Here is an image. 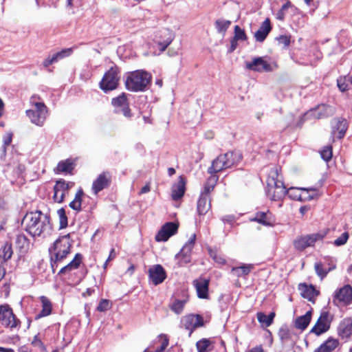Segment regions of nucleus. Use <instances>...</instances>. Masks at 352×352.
I'll list each match as a JSON object with an SVG mask.
<instances>
[{
	"instance_id": "nucleus-13",
	"label": "nucleus",
	"mask_w": 352,
	"mask_h": 352,
	"mask_svg": "<svg viewBox=\"0 0 352 352\" xmlns=\"http://www.w3.org/2000/svg\"><path fill=\"white\" fill-rule=\"evenodd\" d=\"M333 302L336 305H349L352 303V287L350 285L336 290Z\"/></svg>"
},
{
	"instance_id": "nucleus-52",
	"label": "nucleus",
	"mask_w": 352,
	"mask_h": 352,
	"mask_svg": "<svg viewBox=\"0 0 352 352\" xmlns=\"http://www.w3.org/2000/svg\"><path fill=\"white\" fill-rule=\"evenodd\" d=\"M320 156L325 162H329L332 157V146H325L320 151Z\"/></svg>"
},
{
	"instance_id": "nucleus-42",
	"label": "nucleus",
	"mask_w": 352,
	"mask_h": 352,
	"mask_svg": "<svg viewBox=\"0 0 352 352\" xmlns=\"http://www.w3.org/2000/svg\"><path fill=\"white\" fill-rule=\"evenodd\" d=\"M74 168V164L71 160H66L58 162L56 166L58 173H70Z\"/></svg>"
},
{
	"instance_id": "nucleus-44",
	"label": "nucleus",
	"mask_w": 352,
	"mask_h": 352,
	"mask_svg": "<svg viewBox=\"0 0 352 352\" xmlns=\"http://www.w3.org/2000/svg\"><path fill=\"white\" fill-rule=\"evenodd\" d=\"M82 195H83V191L80 188L76 192V193L75 195L74 199L69 203V206L74 210L80 212L81 210Z\"/></svg>"
},
{
	"instance_id": "nucleus-35",
	"label": "nucleus",
	"mask_w": 352,
	"mask_h": 352,
	"mask_svg": "<svg viewBox=\"0 0 352 352\" xmlns=\"http://www.w3.org/2000/svg\"><path fill=\"white\" fill-rule=\"evenodd\" d=\"M16 248L19 250L21 254H25L28 252L30 248V240L28 237L21 234H19L16 237L15 240Z\"/></svg>"
},
{
	"instance_id": "nucleus-64",
	"label": "nucleus",
	"mask_w": 352,
	"mask_h": 352,
	"mask_svg": "<svg viewBox=\"0 0 352 352\" xmlns=\"http://www.w3.org/2000/svg\"><path fill=\"white\" fill-rule=\"evenodd\" d=\"M62 261H63V260H56L55 256H53L51 255L50 262H51V267H52L53 273L55 272L56 268L58 266V264Z\"/></svg>"
},
{
	"instance_id": "nucleus-1",
	"label": "nucleus",
	"mask_w": 352,
	"mask_h": 352,
	"mask_svg": "<svg viewBox=\"0 0 352 352\" xmlns=\"http://www.w3.org/2000/svg\"><path fill=\"white\" fill-rule=\"evenodd\" d=\"M25 230L32 236H45L52 230L50 218L39 210L27 213L22 220Z\"/></svg>"
},
{
	"instance_id": "nucleus-10",
	"label": "nucleus",
	"mask_w": 352,
	"mask_h": 352,
	"mask_svg": "<svg viewBox=\"0 0 352 352\" xmlns=\"http://www.w3.org/2000/svg\"><path fill=\"white\" fill-rule=\"evenodd\" d=\"M196 234H193L184 244L179 253L175 255V258L179 261V265L182 266L191 261V253L195 246Z\"/></svg>"
},
{
	"instance_id": "nucleus-22",
	"label": "nucleus",
	"mask_w": 352,
	"mask_h": 352,
	"mask_svg": "<svg viewBox=\"0 0 352 352\" xmlns=\"http://www.w3.org/2000/svg\"><path fill=\"white\" fill-rule=\"evenodd\" d=\"M251 221H256L265 226H272L275 223V218L272 213L267 210V212H257L254 218L250 219Z\"/></svg>"
},
{
	"instance_id": "nucleus-33",
	"label": "nucleus",
	"mask_w": 352,
	"mask_h": 352,
	"mask_svg": "<svg viewBox=\"0 0 352 352\" xmlns=\"http://www.w3.org/2000/svg\"><path fill=\"white\" fill-rule=\"evenodd\" d=\"M82 254L80 253H77L71 262H69L67 265L63 267L60 270L58 274V275L64 274L68 272H70L73 270H76V269L78 268V267L80 266V265L82 262Z\"/></svg>"
},
{
	"instance_id": "nucleus-36",
	"label": "nucleus",
	"mask_w": 352,
	"mask_h": 352,
	"mask_svg": "<svg viewBox=\"0 0 352 352\" xmlns=\"http://www.w3.org/2000/svg\"><path fill=\"white\" fill-rule=\"evenodd\" d=\"M223 158H224V157H221V155H219L212 162L211 166L208 169V173L209 174H216L223 170L227 169V168L223 165Z\"/></svg>"
},
{
	"instance_id": "nucleus-38",
	"label": "nucleus",
	"mask_w": 352,
	"mask_h": 352,
	"mask_svg": "<svg viewBox=\"0 0 352 352\" xmlns=\"http://www.w3.org/2000/svg\"><path fill=\"white\" fill-rule=\"evenodd\" d=\"M12 254V244L9 242L3 243L0 248V262L8 261L11 258Z\"/></svg>"
},
{
	"instance_id": "nucleus-43",
	"label": "nucleus",
	"mask_w": 352,
	"mask_h": 352,
	"mask_svg": "<svg viewBox=\"0 0 352 352\" xmlns=\"http://www.w3.org/2000/svg\"><path fill=\"white\" fill-rule=\"evenodd\" d=\"M230 25L231 21L230 20H226L223 19H217L214 22V27L217 32L219 34H222L223 36L225 35Z\"/></svg>"
},
{
	"instance_id": "nucleus-11",
	"label": "nucleus",
	"mask_w": 352,
	"mask_h": 352,
	"mask_svg": "<svg viewBox=\"0 0 352 352\" xmlns=\"http://www.w3.org/2000/svg\"><path fill=\"white\" fill-rule=\"evenodd\" d=\"M334 114L333 107L324 104L318 105L316 108L312 109L305 113V120L313 118L314 119H323Z\"/></svg>"
},
{
	"instance_id": "nucleus-45",
	"label": "nucleus",
	"mask_w": 352,
	"mask_h": 352,
	"mask_svg": "<svg viewBox=\"0 0 352 352\" xmlns=\"http://www.w3.org/2000/svg\"><path fill=\"white\" fill-rule=\"evenodd\" d=\"M336 130L338 131V135L337 138L338 139H342L347 130V123L346 120L343 119L342 120H338L336 123V125L333 127L332 133L333 134L336 133Z\"/></svg>"
},
{
	"instance_id": "nucleus-4",
	"label": "nucleus",
	"mask_w": 352,
	"mask_h": 352,
	"mask_svg": "<svg viewBox=\"0 0 352 352\" xmlns=\"http://www.w3.org/2000/svg\"><path fill=\"white\" fill-rule=\"evenodd\" d=\"M267 195L271 200H281L287 194L286 186L283 181L274 176L267 179Z\"/></svg>"
},
{
	"instance_id": "nucleus-62",
	"label": "nucleus",
	"mask_w": 352,
	"mask_h": 352,
	"mask_svg": "<svg viewBox=\"0 0 352 352\" xmlns=\"http://www.w3.org/2000/svg\"><path fill=\"white\" fill-rule=\"evenodd\" d=\"M58 60L57 59V57L56 56V55L54 54L52 56H48L44 61H43V66L45 67H49L50 65L55 63H57Z\"/></svg>"
},
{
	"instance_id": "nucleus-21",
	"label": "nucleus",
	"mask_w": 352,
	"mask_h": 352,
	"mask_svg": "<svg viewBox=\"0 0 352 352\" xmlns=\"http://www.w3.org/2000/svg\"><path fill=\"white\" fill-rule=\"evenodd\" d=\"M148 277L155 285L161 284L166 278V273L164 267L160 265H154L148 270Z\"/></svg>"
},
{
	"instance_id": "nucleus-57",
	"label": "nucleus",
	"mask_w": 352,
	"mask_h": 352,
	"mask_svg": "<svg viewBox=\"0 0 352 352\" xmlns=\"http://www.w3.org/2000/svg\"><path fill=\"white\" fill-rule=\"evenodd\" d=\"M349 237V233L347 232H344L341 234L340 236H339L333 241V245L338 247L342 246L347 242Z\"/></svg>"
},
{
	"instance_id": "nucleus-56",
	"label": "nucleus",
	"mask_w": 352,
	"mask_h": 352,
	"mask_svg": "<svg viewBox=\"0 0 352 352\" xmlns=\"http://www.w3.org/2000/svg\"><path fill=\"white\" fill-rule=\"evenodd\" d=\"M209 344L210 342L206 339H202L198 341L196 344L198 352H208Z\"/></svg>"
},
{
	"instance_id": "nucleus-28",
	"label": "nucleus",
	"mask_w": 352,
	"mask_h": 352,
	"mask_svg": "<svg viewBox=\"0 0 352 352\" xmlns=\"http://www.w3.org/2000/svg\"><path fill=\"white\" fill-rule=\"evenodd\" d=\"M160 37L157 44L160 46V51L164 52L173 40V34L168 30H163L160 32Z\"/></svg>"
},
{
	"instance_id": "nucleus-19",
	"label": "nucleus",
	"mask_w": 352,
	"mask_h": 352,
	"mask_svg": "<svg viewBox=\"0 0 352 352\" xmlns=\"http://www.w3.org/2000/svg\"><path fill=\"white\" fill-rule=\"evenodd\" d=\"M70 187V183L63 179L58 180L54 186V200L57 203H62Z\"/></svg>"
},
{
	"instance_id": "nucleus-50",
	"label": "nucleus",
	"mask_w": 352,
	"mask_h": 352,
	"mask_svg": "<svg viewBox=\"0 0 352 352\" xmlns=\"http://www.w3.org/2000/svg\"><path fill=\"white\" fill-rule=\"evenodd\" d=\"M252 268L251 265H242L238 267H233L232 271L236 274L237 276H241L248 274Z\"/></svg>"
},
{
	"instance_id": "nucleus-51",
	"label": "nucleus",
	"mask_w": 352,
	"mask_h": 352,
	"mask_svg": "<svg viewBox=\"0 0 352 352\" xmlns=\"http://www.w3.org/2000/svg\"><path fill=\"white\" fill-rule=\"evenodd\" d=\"M59 217L60 229L65 228L68 225L67 217L63 208H60L57 211Z\"/></svg>"
},
{
	"instance_id": "nucleus-60",
	"label": "nucleus",
	"mask_w": 352,
	"mask_h": 352,
	"mask_svg": "<svg viewBox=\"0 0 352 352\" xmlns=\"http://www.w3.org/2000/svg\"><path fill=\"white\" fill-rule=\"evenodd\" d=\"M72 52L73 49L70 47L63 49L61 51L55 53L54 54L57 57L58 60H60L65 57L69 56L72 54Z\"/></svg>"
},
{
	"instance_id": "nucleus-54",
	"label": "nucleus",
	"mask_w": 352,
	"mask_h": 352,
	"mask_svg": "<svg viewBox=\"0 0 352 352\" xmlns=\"http://www.w3.org/2000/svg\"><path fill=\"white\" fill-rule=\"evenodd\" d=\"M348 81H349V78H347L346 76L340 77L337 80L338 87L341 91L344 92L349 89Z\"/></svg>"
},
{
	"instance_id": "nucleus-12",
	"label": "nucleus",
	"mask_w": 352,
	"mask_h": 352,
	"mask_svg": "<svg viewBox=\"0 0 352 352\" xmlns=\"http://www.w3.org/2000/svg\"><path fill=\"white\" fill-rule=\"evenodd\" d=\"M331 320L332 318L328 311H322L316 323L310 330V333H313L319 336L327 332L330 329Z\"/></svg>"
},
{
	"instance_id": "nucleus-5",
	"label": "nucleus",
	"mask_w": 352,
	"mask_h": 352,
	"mask_svg": "<svg viewBox=\"0 0 352 352\" xmlns=\"http://www.w3.org/2000/svg\"><path fill=\"white\" fill-rule=\"evenodd\" d=\"M327 231H320L304 236H300L294 241V246L298 251H303L308 247L314 246L315 243L322 241L327 235Z\"/></svg>"
},
{
	"instance_id": "nucleus-9",
	"label": "nucleus",
	"mask_w": 352,
	"mask_h": 352,
	"mask_svg": "<svg viewBox=\"0 0 352 352\" xmlns=\"http://www.w3.org/2000/svg\"><path fill=\"white\" fill-rule=\"evenodd\" d=\"M204 325L203 317L199 314H188L182 317L179 327L189 331L188 336L197 328Z\"/></svg>"
},
{
	"instance_id": "nucleus-15",
	"label": "nucleus",
	"mask_w": 352,
	"mask_h": 352,
	"mask_svg": "<svg viewBox=\"0 0 352 352\" xmlns=\"http://www.w3.org/2000/svg\"><path fill=\"white\" fill-rule=\"evenodd\" d=\"M178 230V225L174 222L166 223L159 230L155 236L157 241H166L171 236L174 235Z\"/></svg>"
},
{
	"instance_id": "nucleus-17",
	"label": "nucleus",
	"mask_w": 352,
	"mask_h": 352,
	"mask_svg": "<svg viewBox=\"0 0 352 352\" xmlns=\"http://www.w3.org/2000/svg\"><path fill=\"white\" fill-rule=\"evenodd\" d=\"M178 230V225L174 222L166 223L159 230L155 236L157 241H166L171 236L174 235Z\"/></svg>"
},
{
	"instance_id": "nucleus-46",
	"label": "nucleus",
	"mask_w": 352,
	"mask_h": 352,
	"mask_svg": "<svg viewBox=\"0 0 352 352\" xmlns=\"http://www.w3.org/2000/svg\"><path fill=\"white\" fill-rule=\"evenodd\" d=\"M159 341L160 342V346H157L155 351H150L145 349L144 352H164V350L168 345L169 340L166 335L161 334L159 336Z\"/></svg>"
},
{
	"instance_id": "nucleus-3",
	"label": "nucleus",
	"mask_w": 352,
	"mask_h": 352,
	"mask_svg": "<svg viewBox=\"0 0 352 352\" xmlns=\"http://www.w3.org/2000/svg\"><path fill=\"white\" fill-rule=\"evenodd\" d=\"M72 243L69 240V234L62 236L56 239L52 248H50V255L55 256L56 260L65 259L70 253Z\"/></svg>"
},
{
	"instance_id": "nucleus-39",
	"label": "nucleus",
	"mask_w": 352,
	"mask_h": 352,
	"mask_svg": "<svg viewBox=\"0 0 352 352\" xmlns=\"http://www.w3.org/2000/svg\"><path fill=\"white\" fill-rule=\"evenodd\" d=\"M328 265H329L328 268H324V265L322 264V262H317L314 265L316 273L321 279H323L324 277H326L327 274L330 271H331L336 268L335 264L328 263Z\"/></svg>"
},
{
	"instance_id": "nucleus-27",
	"label": "nucleus",
	"mask_w": 352,
	"mask_h": 352,
	"mask_svg": "<svg viewBox=\"0 0 352 352\" xmlns=\"http://www.w3.org/2000/svg\"><path fill=\"white\" fill-rule=\"evenodd\" d=\"M338 340L329 337L319 347L316 349L314 352H332L338 346Z\"/></svg>"
},
{
	"instance_id": "nucleus-63",
	"label": "nucleus",
	"mask_w": 352,
	"mask_h": 352,
	"mask_svg": "<svg viewBox=\"0 0 352 352\" xmlns=\"http://www.w3.org/2000/svg\"><path fill=\"white\" fill-rule=\"evenodd\" d=\"M41 301L42 303V308L52 310V303L47 297L41 296Z\"/></svg>"
},
{
	"instance_id": "nucleus-59",
	"label": "nucleus",
	"mask_w": 352,
	"mask_h": 352,
	"mask_svg": "<svg viewBox=\"0 0 352 352\" xmlns=\"http://www.w3.org/2000/svg\"><path fill=\"white\" fill-rule=\"evenodd\" d=\"M278 44L281 45L283 48H287L290 44V36L287 35H281L276 38Z\"/></svg>"
},
{
	"instance_id": "nucleus-23",
	"label": "nucleus",
	"mask_w": 352,
	"mask_h": 352,
	"mask_svg": "<svg viewBox=\"0 0 352 352\" xmlns=\"http://www.w3.org/2000/svg\"><path fill=\"white\" fill-rule=\"evenodd\" d=\"M338 336L342 339H348L352 335V318L343 319L338 327Z\"/></svg>"
},
{
	"instance_id": "nucleus-47",
	"label": "nucleus",
	"mask_w": 352,
	"mask_h": 352,
	"mask_svg": "<svg viewBox=\"0 0 352 352\" xmlns=\"http://www.w3.org/2000/svg\"><path fill=\"white\" fill-rule=\"evenodd\" d=\"M186 302L187 299H175L172 304L170 305V308L175 314H180L183 311L184 305Z\"/></svg>"
},
{
	"instance_id": "nucleus-61",
	"label": "nucleus",
	"mask_w": 352,
	"mask_h": 352,
	"mask_svg": "<svg viewBox=\"0 0 352 352\" xmlns=\"http://www.w3.org/2000/svg\"><path fill=\"white\" fill-rule=\"evenodd\" d=\"M109 301L108 300H106V299H102L96 309L98 311H100V312H102V311H105L107 310H108L109 309Z\"/></svg>"
},
{
	"instance_id": "nucleus-49",
	"label": "nucleus",
	"mask_w": 352,
	"mask_h": 352,
	"mask_svg": "<svg viewBox=\"0 0 352 352\" xmlns=\"http://www.w3.org/2000/svg\"><path fill=\"white\" fill-rule=\"evenodd\" d=\"M232 38L238 41H245L248 39V36L243 29H241L239 25H235L234 28V36Z\"/></svg>"
},
{
	"instance_id": "nucleus-53",
	"label": "nucleus",
	"mask_w": 352,
	"mask_h": 352,
	"mask_svg": "<svg viewBox=\"0 0 352 352\" xmlns=\"http://www.w3.org/2000/svg\"><path fill=\"white\" fill-rule=\"evenodd\" d=\"M292 6L291 2L287 1L282 6L280 9L277 12L276 18L279 21H283L285 19V11L287 10Z\"/></svg>"
},
{
	"instance_id": "nucleus-25",
	"label": "nucleus",
	"mask_w": 352,
	"mask_h": 352,
	"mask_svg": "<svg viewBox=\"0 0 352 352\" xmlns=\"http://www.w3.org/2000/svg\"><path fill=\"white\" fill-rule=\"evenodd\" d=\"M194 285L197 290V296L199 298L207 299L208 298L209 280L201 279L194 280Z\"/></svg>"
},
{
	"instance_id": "nucleus-34",
	"label": "nucleus",
	"mask_w": 352,
	"mask_h": 352,
	"mask_svg": "<svg viewBox=\"0 0 352 352\" xmlns=\"http://www.w3.org/2000/svg\"><path fill=\"white\" fill-rule=\"evenodd\" d=\"M312 311L309 310L303 316L298 317L294 322L296 329L304 331L307 329L311 320Z\"/></svg>"
},
{
	"instance_id": "nucleus-16",
	"label": "nucleus",
	"mask_w": 352,
	"mask_h": 352,
	"mask_svg": "<svg viewBox=\"0 0 352 352\" xmlns=\"http://www.w3.org/2000/svg\"><path fill=\"white\" fill-rule=\"evenodd\" d=\"M178 230V225L174 222L166 223L159 230L155 236L157 241H166L171 236L174 235Z\"/></svg>"
},
{
	"instance_id": "nucleus-20",
	"label": "nucleus",
	"mask_w": 352,
	"mask_h": 352,
	"mask_svg": "<svg viewBox=\"0 0 352 352\" xmlns=\"http://www.w3.org/2000/svg\"><path fill=\"white\" fill-rule=\"evenodd\" d=\"M246 68L258 72H269L272 71L271 65L265 61L263 57L254 58L252 62L246 63Z\"/></svg>"
},
{
	"instance_id": "nucleus-58",
	"label": "nucleus",
	"mask_w": 352,
	"mask_h": 352,
	"mask_svg": "<svg viewBox=\"0 0 352 352\" xmlns=\"http://www.w3.org/2000/svg\"><path fill=\"white\" fill-rule=\"evenodd\" d=\"M115 111L116 113H122L125 118L128 119H131L133 116V113H131V110L129 108V104L120 109H116Z\"/></svg>"
},
{
	"instance_id": "nucleus-41",
	"label": "nucleus",
	"mask_w": 352,
	"mask_h": 352,
	"mask_svg": "<svg viewBox=\"0 0 352 352\" xmlns=\"http://www.w3.org/2000/svg\"><path fill=\"white\" fill-rule=\"evenodd\" d=\"M278 335L283 344L288 342L292 338V332L286 324H283L280 327Z\"/></svg>"
},
{
	"instance_id": "nucleus-37",
	"label": "nucleus",
	"mask_w": 352,
	"mask_h": 352,
	"mask_svg": "<svg viewBox=\"0 0 352 352\" xmlns=\"http://www.w3.org/2000/svg\"><path fill=\"white\" fill-rule=\"evenodd\" d=\"M275 316L274 312H271L268 315L263 312H258L256 314L257 320L261 323L262 327H270L273 323Z\"/></svg>"
},
{
	"instance_id": "nucleus-14",
	"label": "nucleus",
	"mask_w": 352,
	"mask_h": 352,
	"mask_svg": "<svg viewBox=\"0 0 352 352\" xmlns=\"http://www.w3.org/2000/svg\"><path fill=\"white\" fill-rule=\"evenodd\" d=\"M111 174L109 171H103L93 182L91 190L94 195H97L102 190L109 188L111 184Z\"/></svg>"
},
{
	"instance_id": "nucleus-7",
	"label": "nucleus",
	"mask_w": 352,
	"mask_h": 352,
	"mask_svg": "<svg viewBox=\"0 0 352 352\" xmlns=\"http://www.w3.org/2000/svg\"><path fill=\"white\" fill-rule=\"evenodd\" d=\"M0 323L6 328L13 329L20 326L21 322L8 304L0 305Z\"/></svg>"
},
{
	"instance_id": "nucleus-48",
	"label": "nucleus",
	"mask_w": 352,
	"mask_h": 352,
	"mask_svg": "<svg viewBox=\"0 0 352 352\" xmlns=\"http://www.w3.org/2000/svg\"><path fill=\"white\" fill-rule=\"evenodd\" d=\"M111 104L115 107L116 109H120L128 104L126 96L124 94L120 95L116 98H113Z\"/></svg>"
},
{
	"instance_id": "nucleus-30",
	"label": "nucleus",
	"mask_w": 352,
	"mask_h": 352,
	"mask_svg": "<svg viewBox=\"0 0 352 352\" xmlns=\"http://www.w3.org/2000/svg\"><path fill=\"white\" fill-rule=\"evenodd\" d=\"M221 155V157H224V158H223V165L227 168H230L234 166L241 160L240 155L233 151H229Z\"/></svg>"
},
{
	"instance_id": "nucleus-18",
	"label": "nucleus",
	"mask_w": 352,
	"mask_h": 352,
	"mask_svg": "<svg viewBox=\"0 0 352 352\" xmlns=\"http://www.w3.org/2000/svg\"><path fill=\"white\" fill-rule=\"evenodd\" d=\"M178 230V225L174 222L166 223L159 230L155 236L157 241H166L171 236L174 235Z\"/></svg>"
},
{
	"instance_id": "nucleus-29",
	"label": "nucleus",
	"mask_w": 352,
	"mask_h": 352,
	"mask_svg": "<svg viewBox=\"0 0 352 352\" xmlns=\"http://www.w3.org/2000/svg\"><path fill=\"white\" fill-rule=\"evenodd\" d=\"M211 207L209 196L200 195L197 201V210L199 215H204Z\"/></svg>"
},
{
	"instance_id": "nucleus-26",
	"label": "nucleus",
	"mask_w": 352,
	"mask_h": 352,
	"mask_svg": "<svg viewBox=\"0 0 352 352\" xmlns=\"http://www.w3.org/2000/svg\"><path fill=\"white\" fill-rule=\"evenodd\" d=\"M185 185L184 179L180 176L178 182L172 188L171 197L174 201H177L184 196L186 190Z\"/></svg>"
},
{
	"instance_id": "nucleus-6",
	"label": "nucleus",
	"mask_w": 352,
	"mask_h": 352,
	"mask_svg": "<svg viewBox=\"0 0 352 352\" xmlns=\"http://www.w3.org/2000/svg\"><path fill=\"white\" fill-rule=\"evenodd\" d=\"M120 80L119 69L117 67H111L103 76L100 87L105 93L116 89Z\"/></svg>"
},
{
	"instance_id": "nucleus-2",
	"label": "nucleus",
	"mask_w": 352,
	"mask_h": 352,
	"mask_svg": "<svg viewBox=\"0 0 352 352\" xmlns=\"http://www.w3.org/2000/svg\"><path fill=\"white\" fill-rule=\"evenodd\" d=\"M151 75L143 70L131 72L125 80L126 89L133 92L144 91L151 82Z\"/></svg>"
},
{
	"instance_id": "nucleus-32",
	"label": "nucleus",
	"mask_w": 352,
	"mask_h": 352,
	"mask_svg": "<svg viewBox=\"0 0 352 352\" xmlns=\"http://www.w3.org/2000/svg\"><path fill=\"white\" fill-rule=\"evenodd\" d=\"M291 199L298 200L301 201H309L314 199L313 195L305 196L301 193V189L298 188L291 187L287 190V194Z\"/></svg>"
},
{
	"instance_id": "nucleus-55",
	"label": "nucleus",
	"mask_w": 352,
	"mask_h": 352,
	"mask_svg": "<svg viewBox=\"0 0 352 352\" xmlns=\"http://www.w3.org/2000/svg\"><path fill=\"white\" fill-rule=\"evenodd\" d=\"M12 133L10 132L6 133L3 138V146L1 147L3 155H6V147L9 146L12 140Z\"/></svg>"
},
{
	"instance_id": "nucleus-24",
	"label": "nucleus",
	"mask_w": 352,
	"mask_h": 352,
	"mask_svg": "<svg viewBox=\"0 0 352 352\" xmlns=\"http://www.w3.org/2000/svg\"><path fill=\"white\" fill-rule=\"evenodd\" d=\"M272 30L270 19L267 18L261 25L258 30L255 32L254 37L256 41L263 42Z\"/></svg>"
},
{
	"instance_id": "nucleus-40",
	"label": "nucleus",
	"mask_w": 352,
	"mask_h": 352,
	"mask_svg": "<svg viewBox=\"0 0 352 352\" xmlns=\"http://www.w3.org/2000/svg\"><path fill=\"white\" fill-rule=\"evenodd\" d=\"M218 179L219 177L217 175L214 174L211 175V176L207 179L206 184H204V190L201 192V195L209 196L210 192L214 190Z\"/></svg>"
},
{
	"instance_id": "nucleus-8",
	"label": "nucleus",
	"mask_w": 352,
	"mask_h": 352,
	"mask_svg": "<svg viewBox=\"0 0 352 352\" xmlns=\"http://www.w3.org/2000/svg\"><path fill=\"white\" fill-rule=\"evenodd\" d=\"M26 115L33 124L42 126L47 118V108L43 102H36L34 109L27 110Z\"/></svg>"
},
{
	"instance_id": "nucleus-31",
	"label": "nucleus",
	"mask_w": 352,
	"mask_h": 352,
	"mask_svg": "<svg viewBox=\"0 0 352 352\" xmlns=\"http://www.w3.org/2000/svg\"><path fill=\"white\" fill-rule=\"evenodd\" d=\"M299 290L303 298L311 300L315 296H317L319 292L315 289L312 285H307L306 283H300L298 286Z\"/></svg>"
}]
</instances>
